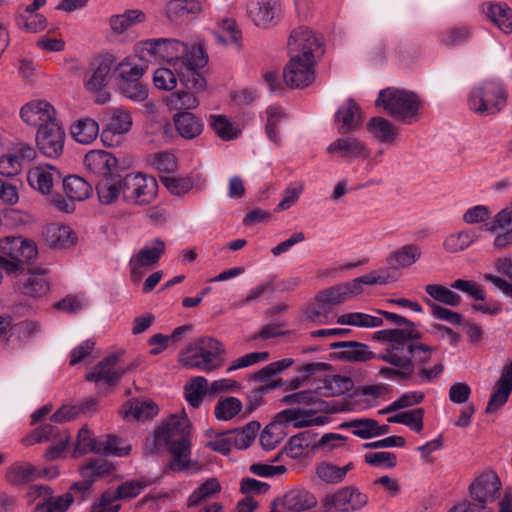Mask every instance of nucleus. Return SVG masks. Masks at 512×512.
<instances>
[{"instance_id": "obj_12", "label": "nucleus", "mask_w": 512, "mask_h": 512, "mask_svg": "<svg viewBox=\"0 0 512 512\" xmlns=\"http://www.w3.org/2000/svg\"><path fill=\"white\" fill-rule=\"evenodd\" d=\"M316 60L290 56V61L283 71L285 84L290 88L303 89L315 79Z\"/></svg>"}, {"instance_id": "obj_6", "label": "nucleus", "mask_w": 512, "mask_h": 512, "mask_svg": "<svg viewBox=\"0 0 512 512\" xmlns=\"http://www.w3.org/2000/svg\"><path fill=\"white\" fill-rule=\"evenodd\" d=\"M507 97V90L500 81L487 80L470 91L468 106L479 116L496 115L506 106Z\"/></svg>"}, {"instance_id": "obj_18", "label": "nucleus", "mask_w": 512, "mask_h": 512, "mask_svg": "<svg viewBox=\"0 0 512 512\" xmlns=\"http://www.w3.org/2000/svg\"><path fill=\"white\" fill-rule=\"evenodd\" d=\"M316 505L317 499L312 493L304 489H293L272 503L271 512H286L278 509V506L290 512H302Z\"/></svg>"}, {"instance_id": "obj_29", "label": "nucleus", "mask_w": 512, "mask_h": 512, "mask_svg": "<svg viewBox=\"0 0 512 512\" xmlns=\"http://www.w3.org/2000/svg\"><path fill=\"white\" fill-rule=\"evenodd\" d=\"M147 21V15L140 9H128L109 18V27L113 34L122 35L132 27Z\"/></svg>"}, {"instance_id": "obj_62", "label": "nucleus", "mask_w": 512, "mask_h": 512, "mask_svg": "<svg viewBox=\"0 0 512 512\" xmlns=\"http://www.w3.org/2000/svg\"><path fill=\"white\" fill-rule=\"evenodd\" d=\"M345 301H347V297L341 284L326 288L315 296V302H324L333 307Z\"/></svg>"}, {"instance_id": "obj_11", "label": "nucleus", "mask_w": 512, "mask_h": 512, "mask_svg": "<svg viewBox=\"0 0 512 512\" xmlns=\"http://www.w3.org/2000/svg\"><path fill=\"white\" fill-rule=\"evenodd\" d=\"M389 345L385 348L384 352L377 355L376 359L385 361L393 367H382L378 374L383 378L392 380H408L413 376V366L408 358L400 354L398 346L393 342H388Z\"/></svg>"}, {"instance_id": "obj_58", "label": "nucleus", "mask_w": 512, "mask_h": 512, "mask_svg": "<svg viewBox=\"0 0 512 512\" xmlns=\"http://www.w3.org/2000/svg\"><path fill=\"white\" fill-rule=\"evenodd\" d=\"M19 289L25 295L40 297L49 291V283L42 275H30L20 286Z\"/></svg>"}, {"instance_id": "obj_8", "label": "nucleus", "mask_w": 512, "mask_h": 512, "mask_svg": "<svg viewBox=\"0 0 512 512\" xmlns=\"http://www.w3.org/2000/svg\"><path fill=\"white\" fill-rule=\"evenodd\" d=\"M369 501L366 493L356 486H345L327 494L321 501L324 512H357Z\"/></svg>"}, {"instance_id": "obj_36", "label": "nucleus", "mask_w": 512, "mask_h": 512, "mask_svg": "<svg viewBox=\"0 0 512 512\" xmlns=\"http://www.w3.org/2000/svg\"><path fill=\"white\" fill-rule=\"evenodd\" d=\"M147 70V65L135 63L128 59L120 62L114 69L117 84L135 82L141 80Z\"/></svg>"}, {"instance_id": "obj_26", "label": "nucleus", "mask_w": 512, "mask_h": 512, "mask_svg": "<svg viewBox=\"0 0 512 512\" xmlns=\"http://www.w3.org/2000/svg\"><path fill=\"white\" fill-rule=\"evenodd\" d=\"M512 392V362L506 365L502 371L499 380L496 383V389L492 393L486 407V413H494L501 408L509 398Z\"/></svg>"}, {"instance_id": "obj_55", "label": "nucleus", "mask_w": 512, "mask_h": 512, "mask_svg": "<svg viewBox=\"0 0 512 512\" xmlns=\"http://www.w3.org/2000/svg\"><path fill=\"white\" fill-rule=\"evenodd\" d=\"M210 125L216 135L224 141L233 140L237 138L240 133L229 119L223 115H211Z\"/></svg>"}, {"instance_id": "obj_59", "label": "nucleus", "mask_w": 512, "mask_h": 512, "mask_svg": "<svg viewBox=\"0 0 512 512\" xmlns=\"http://www.w3.org/2000/svg\"><path fill=\"white\" fill-rule=\"evenodd\" d=\"M284 435L283 427L272 421L261 433V445L265 450H272L281 442Z\"/></svg>"}, {"instance_id": "obj_38", "label": "nucleus", "mask_w": 512, "mask_h": 512, "mask_svg": "<svg viewBox=\"0 0 512 512\" xmlns=\"http://www.w3.org/2000/svg\"><path fill=\"white\" fill-rule=\"evenodd\" d=\"M63 190L71 200L83 201L92 193V185L84 178L70 175L63 180Z\"/></svg>"}, {"instance_id": "obj_13", "label": "nucleus", "mask_w": 512, "mask_h": 512, "mask_svg": "<svg viewBox=\"0 0 512 512\" xmlns=\"http://www.w3.org/2000/svg\"><path fill=\"white\" fill-rule=\"evenodd\" d=\"M104 127L101 132V140L105 145L112 146L118 143L121 135L127 133L132 126V118L129 112L117 108L108 111L104 117Z\"/></svg>"}, {"instance_id": "obj_42", "label": "nucleus", "mask_w": 512, "mask_h": 512, "mask_svg": "<svg viewBox=\"0 0 512 512\" xmlns=\"http://www.w3.org/2000/svg\"><path fill=\"white\" fill-rule=\"evenodd\" d=\"M477 237L474 231H460L447 236L443 242V247L449 253H457L467 249L476 241Z\"/></svg>"}, {"instance_id": "obj_37", "label": "nucleus", "mask_w": 512, "mask_h": 512, "mask_svg": "<svg viewBox=\"0 0 512 512\" xmlns=\"http://www.w3.org/2000/svg\"><path fill=\"white\" fill-rule=\"evenodd\" d=\"M158 414L157 405L150 400L142 401L134 399L124 405V417L133 418L138 421H145Z\"/></svg>"}, {"instance_id": "obj_33", "label": "nucleus", "mask_w": 512, "mask_h": 512, "mask_svg": "<svg viewBox=\"0 0 512 512\" xmlns=\"http://www.w3.org/2000/svg\"><path fill=\"white\" fill-rule=\"evenodd\" d=\"M164 252L165 243L160 238H156L151 245H146L141 248L139 252L131 258L129 265L142 267L152 266L159 261Z\"/></svg>"}, {"instance_id": "obj_54", "label": "nucleus", "mask_w": 512, "mask_h": 512, "mask_svg": "<svg viewBox=\"0 0 512 512\" xmlns=\"http://www.w3.org/2000/svg\"><path fill=\"white\" fill-rule=\"evenodd\" d=\"M73 502L74 497L69 492L60 496L52 494L50 500L38 502L34 512H66Z\"/></svg>"}, {"instance_id": "obj_3", "label": "nucleus", "mask_w": 512, "mask_h": 512, "mask_svg": "<svg viewBox=\"0 0 512 512\" xmlns=\"http://www.w3.org/2000/svg\"><path fill=\"white\" fill-rule=\"evenodd\" d=\"M422 333L416 328L413 329H385L377 331L374 339L381 342H393L398 346L401 355L408 358L415 370L425 367L430 361L432 353L437 350L435 346H429L418 340L422 339Z\"/></svg>"}, {"instance_id": "obj_45", "label": "nucleus", "mask_w": 512, "mask_h": 512, "mask_svg": "<svg viewBox=\"0 0 512 512\" xmlns=\"http://www.w3.org/2000/svg\"><path fill=\"white\" fill-rule=\"evenodd\" d=\"M336 322L341 325H351L365 328L379 327L383 324L382 318L361 312L343 314L337 318Z\"/></svg>"}, {"instance_id": "obj_56", "label": "nucleus", "mask_w": 512, "mask_h": 512, "mask_svg": "<svg viewBox=\"0 0 512 512\" xmlns=\"http://www.w3.org/2000/svg\"><path fill=\"white\" fill-rule=\"evenodd\" d=\"M242 410V403L236 397L220 399L215 406V417L227 421L235 417Z\"/></svg>"}, {"instance_id": "obj_40", "label": "nucleus", "mask_w": 512, "mask_h": 512, "mask_svg": "<svg viewBox=\"0 0 512 512\" xmlns=\"http://www.w3.org/2000/svg\"><path fill=\"white\" fill-rule=\"evenodd\" d=\"M366 128L376 139L384 143H392L397 137V128L383 117H373Z\"/></svg>"}, {"instance_id": "obj_23", "label": "nucleus", "mask_w": 512, "mask_h": 512, "mask_svg": "<svg viewBox=\"0 0 512 512\" xmlns=\"http://www.w3.org/2000/svg\"><path fill=\"white\" fill-rule=\"evenodd\" d=\"M119 357L110 355L99 362L93 371L86 374L88 381H103L108 385H115L127 371L126 368L118 366Z\"/></svg>"}, {"instance_id": "obj_16", "label": "nucleus", "mask_w": 512, "mask_h": 512, "mask_svg": "<svg viewBox=\"0 0 512 512\" xmlns=\"http://www.w3.org/2000/svg\"><path fill=\"white\" fill-rule=\"evenodd\" d=\"M22 120L38 129L57 123L56 110L46 100H32L26 103L20 110Z\"/></svg>"}, {"instance_id": "obj_31", "label": "nucleus", "mask_w": 512, "mask_h": 512, "mask_svg": "<svg viewBox=\"0 0 512 512\" xmlns=\"http://www.w3.org/2000/svg\"><path fill=\"white\" fill-rule=\"evenodd\" d=\"M95 188L100 203L104 205L114 203L121 195L120 174L115 173L99 179L95 184Z\"/></svg>"}, {"instance_id": "obj_14", "label": "nucleus", "mask_w": 512, "mask_h": 512, "mask_svg": "<svg viewBox=\"0 0 512 512\" xmlns=\"http://www.w3.org/2000/svg\"><path fill=\"white\" fill-rule=\"evenodd\" d=\"M64 141L65 132L58 122L38 129L36 134L38 149L50 158H56L62 154Z\"/></svg>"}, {"instance_id": "obj_47", "label": "nucleus", "mask_w": 512, "mask_h": 512, "mask_svg": "<svg viewBox=\"0 0 512 512\" xmlns=\"http://www.w3.org/2000/svg\"><path fill=\"white\" fill-rule=\"evenodd\" d=\"M425 292L433 300L448 306L457 307L461 303V296L459 294L440 284L426 285Z\"/></svg>"}, {"instance_id": "obj_9", "label": "nucleus", "mask_w": 512, "mask_h": 512, "mask_svg": "<svg viewBox=\"0 0 512 512\" xmlns=\"http://www.w3.org/2000/svg\"><path fill=\"white\" fill-rule=\"evenodd\" d=\"M501 486L500 478L494 471H485L469 485V495L479 509L486 510L497 499Z\"/></svg>"}, {"instance_id": "obj_50", "label": "nucleus", "mask_w": 512, "mask_h": 512, "mask_svg": "<svg viewBox=\"0 0 512 512\" xmlns=\"http://www.w3.org/2000/svg\"><path fill=\"white\" fill-rule=\"evenodd\" d=\"M471 36V28L468 25H456L445 29L440 35V42L453 47L468 41Z\"/></svg>"}, {"instance_id": "obj_46", "label": "nucleus", "mask_w": 512, "mask_h": 512, "mask_svg": "<svg viewBox=\"0 0 512 512\" xmlns=\"http://www.w3.org/2000/svg\"><path fill=\"white\" fill-rule=\"evenodd\" d=\"M15 22L19 29L28 33H38L47 26V19L42 14H24L18 11L15 14Z\"/></svg>"}, {"instance_id": "obj_1", "label": "nucleus", "mask_w": 512, "mask_h": 512, "mask_svg": "<svg viewBox=\"0 0 512 512\" xmlns=\"http://www.w3.org/2000/svg\"><path fill=\"white\" fill-rule=\"evenodd\" d=\"M136 51L142 60L168 62L182 86L203 88L204 77L199 69L207 64L208 59L201 46L188 47L176 39L158 38L140 41Z\"/></svg>"}, {"instance_id": "obj_19", "label": "nucleus", "mask_w": 512, "mask_h": 512, "mask_svg": "<svg viewBox=\"0 0 512 512\" xmlns=\"http://www.w3.org/2000/svg\"><path fill=\"white\" fill-rule=\"evenodd\" d=\"M281 11L279 0H249L247 13L252 22L261 28H268L275 22Z\"/></svg>"}, {"instance_id": "obj_43", "label": "nucleus", "mask_w": 512, "mask_h": 512, "mask_svg": "<svg viewBox=\"0 0 512 512\" xmlns=\"http://www.w3.org/2000/svg\"><path fill=\"white\" fill-rule=\"evenodd\" d=\"M63 432L53 424L46 423L36 428L31 434L23 438L22 442L26 446L33 445L35 443L42 442H54L57 441Z\"/></svg>"}, {"instance_id": "obj_39", "label": "nucleus", "mask_w": 512, "mask_h": 512, "mask_svg": "<svg viewBox=\"0 0 512 512\" xmlns=\"http://www.w3.org/2000/svg\"><path fill=\"white\" fill-rule=\"evenodd\" d=\"M71 135L81 144L92 143L99 135V125L91 118H82L72 124Z\"/></svg>"}, {"instance_id": "obj_63", "label": "nucleus", "mask_w": 512, "mask_h": 512, "mask_svg": "<svg viewBox=\"0 0 512 512\" xmlns=\"http://www.w3.org/2000/svg\"><path fill=\"white\" fill-rule=\"evenodd\" d=\"M160 181L174 195L186 194L193 188V181L188 177L160 176Z\"/></svg>"}, {"instance_id": "obj_60", "label": "nucleus", "mask_w": 512, "mask_h": 512, "mask_svg": "<svg viewBox=\"0 0 512 512\" xmlns=\"http://www.w3.org/2000/svg\"><path fill=\"white\" fill-rule=\"evenodd\" d=\"M177 79H179V76L174 69L160 67L153 74V83L160 90H173L177 86Z\"/></svg>"}, {"instance_id": "obj_10", "label": "nucleus", "mask_w": 512, "mask_h": 512, "mask_svg": "<svg viewBox=\"0 0 512 512\" xmlns=\"http://www.w3.org/2000/svg\"><path fill=\"white\" fill-rule=\"evenodd\" d=\"M290 56L313 58L323 55L321 39L309 28L298 27L294 29L288 39Z\"/></svg>"}, {"instance_id": "obj_51", "label": "nucleus", "mask_w": 512, "mask_h": 512, "mask_svg": "<svg viewBox=\"0 0 512 512\" xmlns=\"http://www.w3.org/2000/svg\"><path fill=\"white\" fill-rule=\"evenodd\" d=\"M101 440H96L87 427H82L78 432L77 443L73 451V457H79L81 455L94 452L98 454L100 451Z\"/></svg>"}, {"instance_id": "obj_24", "label": "nucleus", "mask_w": 512, "mask_h": 512, "mask_svg": "<svg viewBox=\"0 0 512 512\" xmlns=\"http://www.w3.org/2000/svg\"><path fill=\"white\" fill-rule=\"evenodd\" d=\"M333 350H339L335 353L340 360L350 362H366L376 359L377 355L373 353L369 346L357 341H337L330 344Z\"/></svg>"}, {"instance_id": "obj_25", "label": "nucleus", "mask_w": 512, "mask_h": 512, "mask_svg": "<svg viewBox=\"0 0 512 512\" xmlns=\"http://www.w3.org/2000/svg\"><path fill=\"white\" fill-rule=\"evenodd\" d=\"M110 71V64L101 62L85 75V87L88 91L96 93L95 101L98 104H104L110 99V94L103 91Z\"/></svg>"}, {"instance_id": "obj_20", "label": "nucleus", "mask_w": 512, "mask_h": 512, "mask_svg": "<svg viewBox=\"0 0 512 512\" xmlns=\"http://www.w3.org/2000/svg\"><path fill=\"white\" fill-rule=\"evenodd\" d=\"M86 169L99 179L118 173V160L111 153L103 150H92L85 155Z\"/></svg>"}, {"instance_id": "obj_27", "label": "nucleus", "mask_w": 512, "mask_h": 512, "mask_svg": "<svg viewBox=\"0 0 512 512\" xmlns=\"http://www.w3.org/2000/svg\"><path fill=\"white\" fill-rule=\"evenodd\" d=\"M335 122L339 125V133L342 134H347L358 129L362 122L359 105L353 99H348L337 110Z\"/></svg>"}, {"instance_id": "obj_30", "label": "nucleus", "mask_w": 512, "mask_h": 512, "mask_svg": "<svg viewBox=\"0 0 512 512\" xmlns=\"http://www.w3.org/2000/svg\"><path fill=\"white\" fill-rule=\"evenodd\" d=\"M173 120L177 132L184 139H194L202 133L203 123L193 113L178 112L174 115Z\"/></svg>"}, {"instance_id": "obj_22", "label": "nucleus", "mask_w": 512, "mask_h": 512, "mask_svg": "<svg viewBox=\"0 0 512 512\" xmlns=\"http://www.w3.org/2000/svg\"><path fill=\"white\" fill-rule=\"evenodd\" d=\"M421 249L416 244H409L402 246L391 252L387 259V270L390 274L395 276V282L400 278L399 272L402 268L412 266L421 257Z\"/></svg>"}, {"instance_id": "obj_35", "label": "nucleus", "mask_w": 512, "mask_h": 512, "mask_svg": "<svg viewBox=\"0 0 512 512\" xmlns=\"http://www.w3.org/2000/svg\"><path fill=\"white\" fill-rule=\"evenodd\" d=\"M183 87L185 90H179L170 94L167 100L168 105L178 110L195 109L199 105L196 94L205 90L206 80L204 79V86L201 89L189 88L187 86Z\"/></svg>"}, {"instance_id": "obj_21", "label": "nucleus", "mask_w": 512, "mask_h": 512, "mask_svg": "<svg viewBox=\"0 0 512 512\" xmlns=\"http://www.w3.org/2000/svg\"><path fill=\"white\" fill-rule=\"evenodd\" d=\"M0 250L5 255L22 265L35 259L38 251L34 242L20 237H6L0 242Z\"/></svg>"}, {"instance_id": "obj_41", "label": "nucleus", "mask_w": 512, "mask_h": 512, "mask_svg": "<svg viewBox=\"0 0 512 512\" xmlns=\"http://www.w3.org/2000/svg\"><path fill=\"white\" fill-rule=\"evenodd\" d=\"M315 437L316 435L310 430L292 436L285 447L286 454L295 459L302 454L305 448H317L316 443H314Z\"/></svg>"}, {"instance_id": "obj_48", "label": "nucleus", "mask_w": 512, "mask_h": 512, "mask_svg": "<svg viewBox=\"0 0 512 512\" xmlns=\"http://www.w3.org/2000/svg\"><path fill=\"white\" fill-rule=\"evenodd\" d=\"M30 186L42 194H48L53 187V175L50 170L42 167H35L28 173Z\"/></svg>"}, {"instance_id": "obj_32", "label": "nucleus", "mask_w": 512, "mask_h": 512, "mask_svg": "<svg viewBox=\"0 0 512 512\" xmlns=\"http://www.w3.org/2000/svg\"><path fill=\"white\" fill-rule=\"evenodd\" d=\"M483 12L505 34L512 33V9L506 3H490Z\"/></svg>"}, {"instance_id": "obj_44", "label": "nucleus", "mask_w": 512, "mask_h": 512, "mask_svg": "<svg viewBox=\"0 0 512 512\" xmlns=\"http://www.w3.org/2000/svg\"><path fill=\"white\" fill-rule=\"evenodd\" d=\"M260 429L257 421H251L240 430L228 431L232 444L238 449H246L255 440Z\"/></svg>"}, {"instance_id": "obj_64", "label": "nucleus", "mask_w": 512, "mask_h": 512, "mask_svg": "<svg viewBox=\"0 0 512 512\" xmlns=\"http://www.w3.org/2000/svg\"><path fill=\"white\" fill-rule=\"evenodd\" d=\"M512 225V201L508 206L500 210L493 218L492 224H485L483 229L494 233L497 230L504 229Z\"/></svg>"}, {"instance_id": "obj_52", "label": "nucleus", "mask_w": 512, "mask_h": 512, "mask_svg": "<svg viewBox=\"0 0 512 512\" xmlns=\"http://www.w3.org/2000/svg\"><path fill=\"white\" fill-rule=\"evenodd\" d=\"M424 409L416 408L410 411L400 412L394 416L389 417V423H399L409 426L415 432H420L423 429Z\"/></svg>"}, {"instance_id": "obj_28", "label": "nucleus", "mask_w": 512, "mask_h": 512, "mask_svg": "<svg viewBox=\"0 0 512 512\" xmlns=\"http://www.w3.org/2000/svg\"><path fill=\"white\" fill-rule=\"evenodd\" d=\"M201 9L197 0H170L165 6V14L169 21L182 23L200 13Z\"/></svg>"}, {"instance_id": "obj_2", "label": "nucleus", "mask_w": 512, "mask_h": 512, "mask_svg": "<svg viewBox=\"0 0 512 512\" xmlns=\"http://www.w3.org/2000/svg\"><path fill=\"white\" fill-rule=\"evenodd\" d=\"M191 427L185 414L171 415L169 419L154 432L157 448L166 447L172 456L170 468L173 471L186 470L190 463Z\"/></svg>"}, {"instance_id": "obj_61", "label": "nucleus", "mask_w": 512, "mask_h": 512, "mask_svg": "<svg viewBox=\"0 0 512 512\" xmlns=\"http://www.w3.org/2000/svg\"><path fill=\"white\" fill-rule=\"evenodd\" d=\"M282 402L285 404H305L313 405L317 410H323L325 402L320 400L316 394L312 391H300L293 394L286 395L282 398Z\"/></svg>"}, {"instance_id": "obj_34", "label": "nucleus", "mask_w": 512, "mask_h": 512, "mask_svg": "<svg viewBox=\"0 0 512 512\" xmlns=\"http://www.w3.org/2000/svg\"><path fill=\"white\" fill-rule=\"evenodd\" d=\"M47 244L52 248H66L75 242L73 231L68 226L50 224L44 230Z\"/></svg>"}, {"instance_id": "obj_15", "label": "nucleus", "mask_w": 512, "mask_h": 512, "mask_svg": "<svg viewBox=\"0 0 512 512\" xmlns=\"http://www.w3.org/2000/svg\"><path fill=\"white\" fill-rule=\"evenodd\" d=\"M58 475L55 467L39 470L28 462H15L5 473V480L12 486H22L41 477L54 478Z\"/></svg>"}, {"instance_id": "obj_17", "label": "nucleus", "mask_w": 512, "mask_h": 512, "mask_svg": "<svg viewBox=\"0 0 512 512\" xmlns=\"http://www.w3.org/2000/svg\"><path fill=\"white\" fill-rule=\"evenodd\" d=\"M327 152L346 162L365 160L370 155L366 143L352 136L337 138L327 147Z\"/></svg>"}, {"instance_id": "obj_7", "label": "nucleus", "mask_w": 512, "mask_h": 512, "mask_svg": "<svg viewBox=\"0 0 512 512\" xmlns=\"http://www.w3.org/2000/svg\"><path fill=\"white\" fill-rule=\"evenodd\" d=\"M121 195L124 201L137 205L151 203L158 190V184L154 177H147L142 173H129L120 175Z\"/></svg>"}, {"instance_id": "obj_5", "label": "nucleus", "mask_w": 512, "mask_h": 512, "mask_svg": "<svg viewBox=\"0 0 512 512\" xmlns=\"http://www.w3.org/2000/svg\"><path fill=\"white\" fill-rule=\"evenodd\" d=\"M375 105L394 119L411 124L417 118L420 100L414 92L390 87L379 92Z\"/></svg>"}, {"instance_id": "obj_53", "label": "nucleus", "mask_w": 512, "mask_h": 512, "mask_svg": "<svg viewBox=\"0 0 512 512\" xmlns=\"http://www.w3.org/2000/svg\"><path fill=\"white\" fill-rule=\"evenodd\" d=\"M221 486L216 478H210L201 484L188 498V506H197L220 492Z\"/></svg>"}, {"instance_id": "obj_4", "label": "nucleus", "mask_w": 512, "mask_h": 512, "mask_svg": "<svg viewBox=\"0 0 512 512\" xmlns=\"http://www.w3.org/2000/svg\"><path fill=\"white\" fill-rule=\"evenodd\" d=\"M224 353L220 341L213 337H201L179 354V362L186 368L211 372L222 366L221 357Z\"/></svg>"}, {"instance_id": "obj_57", "label": "nucleus", "mask_w": 512, "mask_h": 512, "mask_svg": "<svg viewBox=\"0 0 512 512\" xmlns=\"http://www.w3.org/2000/svg\"><path fill=\"white\" fill-rule=\"evenodd\" d=\"M99 449L98 454L123 457L129 455L131 447L130 445H124L123 440L120 438L107 435L105 440H101Z\"/></svg>"}, {"instance_id": "obj_49", "label": "nucleus", "mask_w": 512, "mask_h": 512, "mask_svg": "<svg viewBox=\"0 0 512 512\" xmlns=\"http://www.w3.org/2000/svg\"><path fill=\"white\" fill-rule=\"evenodd\" d=\"M184 389L187 402L197 408L207 393V380L202 376L194 377L185 385Z\"/></svg>"}]
</instances>
